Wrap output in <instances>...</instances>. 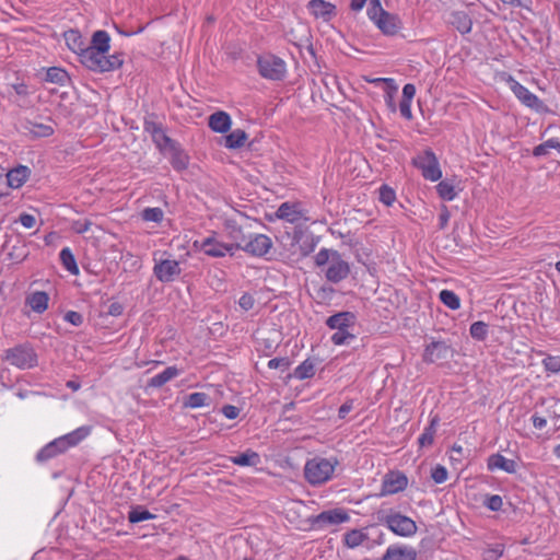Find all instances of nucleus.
I'll list each match as a JSON object with an SVG mask.
<instances>
[{
	"label": "nucleus",
	"instance_id": "nucleus-47",
	"mask_svg": "<svg viewBox=\"0 0 560 560\" xmlns=\"http://www.w3.org/2000/svg\"><path fill=\"white\" fill-rule=\"evenodd\" d=\"M395 199H396L395 191L390 187L383 185L380 188V200L384 205L392 206L393 202L395 201Z\"/></svg>",
	"mask_w": 560,
	"mask_h": 560
},
{
	"label": "nucleus",
	"instance_id": "nucleus-64",
	"mask_svg": "<svg viewBox=\"0 0 560 560\" xmlns=\"http://www.w3.org/2000/svg\"><path fill=\"white\" fill-rule=\"evenodd\" d=\"M450 220V211L443 206L440 213V229H444Z\"/></svg>",
	"mask_w": 560,
	"mask_h": 560
},
{
	"label": "nucleus",
	"instance_id": "nucleus-41",
	"mask_svg": "<svg viewBox=\"0 0 560 560\" xmlns=\"http://www.w3.org/2000/svg\"><path fill=\"white\" fill-rule=\"evenodd\" d=\"M155 516L151 514L148 510L142 508L132 509L128 514V520L130 523H139L142 521L154 518Z\"/></svg>",
	"mask_w": 560,
	"mask_h": 560
},
{
	"label": "nucleus",
	"instance_id": "nucleus-57",
	"mask_svg": "<svg viewBox=\"0 0 560 560\" xmlns=\"http://www.w3.org/2000/svg\"><path fill=\"white\" fill-rule=\"evenodd\" d=\"M238 304L244 311H249L254 306V299L250 294H243Z\"/></svg>",
	"mask_w": 560,
	"mask_h": 560
},
{
	"label": "nucleus",
	"instance_id": "nucleus-16",
	"mask_svg": "<svg viewBox=\"0 0 560 560\" xmlns=\"http://www.w3.org/2000/svg\"><path fill=\"white\" fill-rule=\"evenodd\" d=\"M225 228L229 232L230 237L234 241L233 248L242 249L249 237L245 233L243 225L238 224L235 220L229 219L225 221Z\"/></svg>",
	"mask_w": 560,
	"mask_h": 560
},
{
	"label": "nucleus",
	"instance_id": "nucleus-23",
	"mask_svg": "<svg viewBox=\"0 0 560 560\" xmlns=\"http://www.w3.org/2000/svg\"><path fill=\"white\" fill-rule=\"evenodd\" d=\"M488 467L490 470L502 469L509 474L516 471V463L513 459H508L501 454L491 455L488 459Z\"/></svg>",
	"mask_w": 560,
	"mask_h": 560
},
{
	"label": "nucleus",
	"instance_id": "nucleus-26",
	"mask_svg": "<svg viewBox=\"0 0 560 560\" xmlns=\"http://www.w3.org/2000/svg\"><path fill=\"white\" fill-rule=\"evenodd\" d=\"M30 170L26 166H19L7 174L8 185L11 188H20L27 179Z\"/></svg>",
	"mask_w": 560,
	"mask_h": 560
},
{
	"label": "nucleus",
	"instance_id": "nucleus-55",
	"mask_svg": "<svg viewBox=\"0 0 560 560\" xmlns=\"http://www.w3.org/2000/svg\"><path fill=\"white\" fill-rule=\"evenodd\" d=\"M503 501L500 495H491L487 499L486 505L491 511H499L502 508Z\"/></svg>",
	"mask_w": 560,
	"mask_h": 560
},
{
	"label": "nucleus",
	"instance_id": "nucleus-34",
	"mask_svg": "<svg viewBox=\"0 0 560 560\" xmlns=\"http://www.w3.org/2000/svg\"><path fill=\"white\" fill-rule=\"evenodd\" d=\"M314 373H315V365L310 359L302 362L294 370V376L299 380L310 378L314 375Z\"/></svg>",
	"mask_w": 560,
	"mask_h": 560
},
{
	"label": "nucleus",
	"instance_id": "nucleus-56",
	"mask_svg": "<svg viewBox=\"0 0 560 560\" xmlns=\"http://www.w3.org/2000/svg\"><path fill=\"white\" fill-rule=\"evenodd\" d=\"M65 319L74 326H80L83 323V317L80 313L69 311L65 315Z\"/></svg>",
	"mask_w": 560,
	"mask_h": 560
},
{
	"label": "nucleus",
	"instance_id": "nucleus-60",
	"mask_svg": "<svg viewBox=\"0 0 560 560\" xmlns=\"http://www.w3.org/2000/svg\"><path fill=\"white\" fill-rule=\"evenodd\" d=\"M92 222L90 220H84L83 222L77 221L73 224V229L78 234H83L90 230Z\"/></svg>",
	"mask_w": 560,
	"mask_h": 560
},
{
	"label": "nucleus",
	"instance_id": "nucleus-28",
	"mask_svg": "<svg viewBox=\"0 0 560 560\" xmlns=\"http://www.w3.org/2000/svg\"><path fill=\"white\" fill-rule=\"evenodd\" d=\"M439 421H440L439 416H434L431 419L430 424L425 428L424 432L420 435V438L418 440L420 447H425V446H430L433 444Z\"/></svg>",
	"mask_w": 560,
	"mask_h": 560
},
{
	"label": "nucleus",
	"instance_id": "nucleus-49",
	"mask_svg": "<svg viewBox=\"0 0 560 560\" xmlns=\"http://www.w3.org/2000/svg\"><path fill=\"white\" fill-rule=\"evenodd\" d=\"M548 404V417L553 419L560 418V399L550 398L547 400Z\"/></svg>",
	"mask_w": 560,
	"mask_h": 560
},
{
	"label": "nucleus",
	"instance_id": "nucleus-37",
	"mask_svg": "<svg viewBox=\"0 0 560 560\" xmlns=\"http://www.w3.org/2000/svg\"><path fill=\"white\" fill-rule=\"evenodd\" d=\"M440 300L444 305H446L451 310H458L460 306L459 298L453 291L450 290H442L440 292Z\"/></svg>",
	"mask_w": 560,
	"mask_h": 560
},
{
	"label": "nucleus",
	"instance_id": "nucleus-9",
	"mask_svg": "<svg viewBox=\"0 0 560 560\" xmlns=\"http://www.w3.org/2000/svg\"><path fill=\"white\" fill-rule=\"evenodd\" d=\"M408 478L400 471H389L384 476L381 495L394 494L406 489Z\"/></svg>",
	"mask_w": 560,
	"mask_h": 560
},
{
	"label": "nucleus",
	"instance_id": "nucleus-12",
	"mask_svg": "<svg viewBox=\"0 0 560 560\" xmlns=\"http://www.w3.org/2000/svg\"><path fill=\"white\" fill-rule=\"evenodd\" d=\"M350 272V268L348 262L340 259L337 253H334L331 260L329 261V266L326 270V278L331 282H339L342 279L347 278Z\"/></svg>",
	"mask_w": 560,
	"mask_h": 560
},
{
	"label": "nucleus",
	"instance_id": "nucleus-4",
	"mask_svg": "<svg viewBox=\"0 0 560 560\" xmlns=\"http://www.w3.org/2000/svg\"><path fill=\"white\" fill-rule=\"evenodd\" d=\"M380 521L396 535L409 537L416 534L417 525L413 520L400 513H389L380 517Z\"/></svg>",
	"mask_w": 560,
	"mask_h": 560
},
{
	"label": "nucleus",
	"instance_id": "nucleus-35",
	"mask_svg": "<svg viewBox=\"0 0 560 560\" xmlns=\"http://www.w3.org/2000/svg\"><path fill=\"white\" fill-rule=\"evenodd\" d=\"M69 79L68 73L57 67H51L46 72V81L57 84H63Z\"/></svg>",
	"mask_w": 560,
	"mask_h": 560
},
{
	"label": "nucleus",
	"instance_id": "nucleus-39",
	"mask_svg": "<svg viewBox=\"0 0 560 560\" xmlns=\"http://www.w3.org/2000/svg\"><path fill=\"white\" fill-rule=\"evenodd\" d=\"M173 149V154L171 159V163L173 167L177 171H183L188 166V156L183 152L178 151L174 148V144L171 145Z\"/></svg>",
	"mask_w": 560,
	"mask_h": 560
},
{
	"label": "nucleus",
	"instance_id": "nucleus-2",
	"mask_svg": "<svg viewBox=\"0 0 560 560\" xmlns=\"http://www.w3.org/2000/svg\"><path fill=\"white\" fill-rule=\"evenodd\" d=\"M90 434L89 427H81L77 430L55 439L44 446L36 455L38 462H46L58 454L66 452L69 447L75 446Z\"/></svg>",
	"mask_w": 560,
	"mask_h": 560
},
{
	"label": "nucleus",
	"instance_id": "nucleus-62",
	"mask_svg": "<svg viewBox=\"0 0 560 560\" xmlns=\"http://www.w3.org/2000/svg\"><path fill=\"white\" fill-rule=\"evenodd\" d=\"M410 103L411 102L400 101V104H399V110H400L401 116H404L408 120H410L412 118Z\"/></svg>",
	"mask_w": 560,
	"mask_h": 560
},
{
	"label": "nucleus",
	"instance_id": "nucleus-40",
	"mask_svg": "<svg viewBox=\"0 0 560 560\" xmlns=\"http://www.w3.org/2000/svg\"><path fill=\"white\" fill-rule=\"evenodd\" d=\"M8 256L11 260L16 262L23 261L27 257L26 245L18 242V245H13L8 252Z\"/></svg>",
	"mask_w": 560,
	"mask_h": 560
},
{
	"label": "nucleus",
	"instance_id": "nucleus-14",
	"mask_svg": "<svg viewBox=\"0 0 560 560\" xmlns=\"http://www.w3.org/2000/svg\"><path fill=\"white\" fill-rule=\"evenodd\" d=\"M307 8L315 19H322L325 22L336 15V5L325 0H311Z\"/></svg>",
	"mask_w": 560,
	"mask_h": 560
},
{
	"label": "nucleus",
	"instance_id": "nucleus-27",
	"mask_svg": "<svg viewBox=\"0 0 560 560\" xmlns=\"http://www.w3.org/2000/svg\"><path fill=\"white\" fill-rule=\"evenodd\" d=\"M65 40L68 45V47L77 52L79 57L81 58V54L84 52V49L86 48L84 46V43L82 40V37L78 31L70 30L65 33Z\"/></svg>",
	"mask_w": 560,
	"mask_h": 560
},
{
	"label": "nucleus",
	"instance_id": "nucleus-1",
	"mask_svg": "<svg viewBox=\"0 0 560 560\" xmlns=\"http://www.w3.org/2000/svg\"><path fill=\"white\" fill-rule=\"evenodd\" d=\"M110 37L105 31H96L92 35L90 46L81 54V63L95 72H107L119 69L122 63L121 54L106 56L109 50Z\"/></svg>",
	"mask_w": 560,
	"mask_h": 560
},
{
	"label": "nucleus",
	"instance_id": "nucleus-3",
	"mask_svg": "<svg viewBox=\"0 0 560 560\" xmlns=\"http://www.w3.org/2000/svg\"><path fill=\"white\" fill-rule=\"evenodd\" d=\"M334 469L335 465L330 460L315 457L307 460L304 467V476L310 483L320 485L331 477Z\"/></svg>",
	"mask_w": 560,
	"mask_h": 560
},
{
	"label": "nucleus",
	"instance_id": "nucleus-17",
	"mask_svg": "<svg viewBox=\"0 0 560 560\" xmlns=\"http://www.w3.org/2000/svg\"><path fill=\"white\" fill-rule=\"evenodd\" d=\"M208 125L214 132L225 133L231 129L232 120L228 113L218 110L209 116Z\"/></svg>",
	"mask_w": 560,
	"mask_h": 560
},
{
	"label": "nucleus",
	"instance_id": "nucleus-8",
	"mask_svg": "<svg viewBox=\"0 0 560 560\" xmlns=\"http://www.w3.org/2000/svg\"><path fill=\"white\" fill-rule=\"evenodd\" d=\"M510 89L513 91L515 96L527 107H530L537 112L544 110V103L533 93H530L525 86L520 84L516 80H514L511 75H508L506 79Z\"/></svg>",
	"mask_w": 560,
	"mask_h": 560
},
{
	"label": "nucleus",
	"instance_id": "nucleus-24",
	"mask_svg": "<svg viewBox=\"0 0 560 560\" xmlns=\"http://www.w3.org/2000/svg\"><path fill=\"white\" fill-rule=\"evenodd\" d=\"M376 25L385 35H394L400 28V22L398 18L388 12L378 19Z\"/></svg>",
	"mask_w": 560,
	"mask_h": 560
},
{
	"label": "nucleus",
	"instance_id": "nucleus-54",
	"mask_svg": "<svg viewBox=\"0 0 560 560\" xmlns=\"http://www.w3.org/2000/svg\"><path fill=\"white\" fill-rule=\"evenodd\" d=\"M32 132L36 137H48V136L52 135L54 129L50 126L37 124V125H34V129H32Z\"/></svg>",
	"mask_w": 560,
	"mask_h": 560
},
{
	"label": "nucleus",
	"instance_id": "nucleus-61",
	"mask_svg": "<svg viewBox=\"0 0 560 560\" xmlns=\"http://www.w3.org/2000/svg\"><path fill=\"white\" fill-rule=\"evenodd\" d=\"M222 412L228 419H235L240 413V409L232 405H225L222 408Z\"/></svg>",
	"mask_w": 560,
	"mask_h": 560
},
{
	"label": "nucleus",
	"instance_id": "nucleus-22",
	"mask_svg": "<svg viewBox=\"0 0 560 560\" xmlns=\"http://www.w3.org/2000/svg\"><path fill=\"white\" fill-rule=\"evenodd\" d=\"M144 130L152 135L154 142L160 147L173 145V141L164 133L161 125L154 121H144Z\"/></svg>",
	"mask_w": 560,
	"mask_h": 560
},
{
	"label": "nucleus",
	"instance_id": "nucleus-42",
	"mask_svg": "<svg viewBox=\"0 0 560 560\" xmlns=\"http://www.w3.org/2000/svg\"><path fill=\"white\" fill-rule=\"evenodd\" d=\"M550 149H556V150L560 151V142L555 139H549L547 141H545L544 143L537 145L534 149L533 154L535 156L546 155L549 153Z\"/></svg>",
	"mask_w": 560,
	"mask_h": 560
},
{
	"label": "nucleus",
	"instance_id": "nucleus-21",
	"mask_svg": "<svg viewBox=\"0 0 560 560\" xmlns=\"http://www.w3.org/2000/svg\"><path fill=\"white\" fill-rule=\"evenodd\" d=\"M460 34H468L471 31L472 21L470 16L464 11H454L448 20Z\"/></svg>",
	"mask_w": 560,
	"mask_h": 560
},
{
	"label": "nucleus",
	"instance_id": "nucleus-50",
	"mask_svg": "<svg viewBox=\"0 0 560 560\" xmlns=\"http://www.w3.org/2000/svg\"><path fill=\"white\" fill-rule=\"evenodd\" d=\"M431 477L436 483H442L447 479V470L444 466L438 465L432 469Z\"/></svg>",
	"mask_w": 560,
	"mask_h": 560
},
{
	"label": "nucleus",
	"instance_id": "nucleus-36",
	"mask_svg": "<svg viewBox=\"0 0 560 560\" xmlns=\"http://www.w3.org/2000/svg\"><path fill=\"white\" fill-rule=\"evenodd\" d=\"M276 215L279 219H284V220H287L289 222H292V223L295 222L299 219V213L288 202L282 203L278 208V210L276 212Z\"/></svg>",
	"mask_w": 560,
	"mask_h": 560
},
{
	"label": "nucleus",
	"instance_id": "nucleus-29",
	"mask_svg": "<svg viewBox=\"0 0 560 560\" xmlns=\"http://www.w3.org/2000/svg\"><path fill=\"white\" fill-rule=\"evenodd\" d=\"M230 460L238 466H257L260 463V456L254 451H246L236 456L230 457Z\"/></svg>",
	"mask_w": 560,
	"mask_h": 560
},
{
	"label": "nucleus",
	"instance_id": "nucleus-11",
	"mask_svg": "<svg viewBox=\"0 0 560 560\" xmlns=\"http://www.w3.org/2000/svg\"><path fill=\"white\" fill-rule=\"evenodd\" d=\"M349 520L348 513L342 509H332L329 511H324L318 514L314 521L313 525L318 528L325 527L327 525H337Z\"/></svg>",
	"mask_w": 560,
	"mask_h": 560
},
{
	"label": "nucleus",
	"instance_id": "nucleus-38",
	"mask_svg": "<svg viewBox=\"0 0 560 560\" xmlns=\"http://www.w3.org/2000/svg\"><path fill=\"white\" fill-rule=\"evenodd\" d=\"M365 538V534H363L361 530L352 529L345 535V544L349 548H355L360 546Z\"/></svg>",
	"mask_w": 560,
	"mask_h": 560
},
{
	"label": "nucleus",
	"instance_id": "nucleus-32",
	"mask_svg": "<svg viewBox=\"0 0 560 560\" xmlns=\"http://www.w3.org/2000/svg\"><path fill=\"white\" fill-rule=\"evenodd\" d=\"M211 402V398L205 393H192L185 397L183 402L184 407L188 408H199L203 406H209Z\"/></svg>",
	"mask_w": 560,
	"mask_h": 560
},
{
	"label": "nucleus",
	"instance_id": "nucleus-48",
	"mask_svg": "<svg viewBox=\"0 0 560 560\" xmlns=\"http://www.w3.org/2000/svg\"><path fill=\"white\" fill-rule=\"evenodd\" d=\"M503 545H495L483 551V560H498L503 555Z\"/></svg>",
	"mask_w": 560,
	"mask_h": 560
},
{
	"label": "nucleus",
	"instance_id": "nucleus-33",
	"mask_svg": "<svg viewBox=\"0 0 560 560\" xmlns=\"http://www.w3.org/2000/svg\"><path fill=\"white\" fill-rule=\"evenodd\" d=\"M60 260L63 267L72 275L79 273V268L75 262V258L71 253L70 248L66 247L60 252Z\"/></svg>",
	"mask_w": 560,
	"mask_h": 560
},
{
	"label": "nucleus",
	"instance_id": "nucleus-5",
	"mask_svg": "<svg viewBox=\"0 0 560 560\" xmlns=\"http://www.w3.org/2000/svg\"><path fill=\"white\" fill-rule=\"evenodd\" d=\"M258 71L261 77L269 80H281L287 72L284 61L273 55L261 56L257 60Z\"/></svg>",
	"mask_w": 560,
	"mask_h": 560
},
{
	"label": "nucleus",
	"instance_id": "nucleus-18",
	"mask_svg": "<svg viewBox=\"0 0 560 560\" xmlns=\"http://www.w3.org/2000/svg\"><path fill=\"white\" fill-rule=\"evenodd\" d=\"M201 248L208 256L223 257L228 252L232 254L233 245L223 244L213 237H208L202 242Z\"/></svg>",
	"mask_w": 560,
	"mask_h": 560
},
{
	"label": "nucleus",
	"instance_id": "nucleus-43",
	"mask_svg": "<svg viewBox=\"0 0 560 560\" xmlns=\"http://www.w3.org/2000/svg\"><path fill=\"white\" fill-rule=\"evenodd\" d=\"M439 196L445 200H453L456 197L454 186L448 182L442 180L436 186Z\"/></svg>",
	"mask_w": 560,
	"mask_h": 560
},
{
	"label": "nucleus",
	"instance_id": "nucleus-52",
	"mask_svg": "<svg viewBox=\"0 0 560 560\" xmlns=\"http://www.w3.org/2000/svg\"><path fill=\"white\" fill-rule=\"evenodd\" d=\"M289 366L290 361L288 358H275L268 362V368L270 369H280L281 371H287Z\"/></svg>",
	"mask_w": 560,
	"mask_h": 560
},
{
	"label": "nucleus",
	"instance_id": "nucleus-45",
	"mask_svg": "<svg viewBox=\"0 0 560 560\" xmlns=\"http://www.w3.org/2000/svg\"><path fill=\"white\" fill-rule=\"evenodd\" d=\"M470 335L477 340H485L488 332V325L483 322H475L470 326Z\"/></svg>",
	"mask_w": 560,
	"mask_h": 560
},
{
	"label": "nucleus",
	"instance_id": "nucleus-58",
	"mask_svg": "<svg viewBox=\"0 0 560 560\" xmlns=\"http://www.w3.org/2000/svg\"><path fill=\"white\" fill-rule=\"evenodd\" d=\"M415 94H416L415 85L408 83L402 89V98H401V101L411 102V100L413 98Z\"/></svg>",
	"mask_w": 560,
	"mask_h": 560
},
{
	"label": "nucleus",
	"instance_id": "nucleus-25",
	"mask_svg": "<svg viewBox=\"0 0 560 560\" xmlns=\"http://www.w3.org/2000/svg\"><path fill=\"white\" fill-rule=\"evenodd\" d=\"M49 296L44 291H36L26 298V304L36 313L47 310Z\"/></svg>",
	"mask_w": 560,
	"mask_h": 560
},
{
	"label": "nucleus",
	"instance_id": "nucleus-30",
	"mask_svg": "<svg viewBox=\"0 0 560 560\" xmlns=\"http://www.w3.org/2000/svg\"><path fill=\"white\" fill-rule=\"evenodd\" d=\"M178 374V370L175 366L166 368L162 373L150 378L148 386L150 387H161L166 384L168 381L174 378Z\"/></svg>",
	"mask_w": 560,
	"mask_h": 560
},
{
	"label": "nucleus",
	"instance_id": "nucleus-7",
	"mask_svg": "<svg viewBox=\"0 0 560 560\" xmlns=\"http://www.w3.org/2000/svg\"><path fill=\"white\" fill-rule=\"evenodd\" d=\"M5 360L20 369L32 368L36 364V354L27 346H16L5 351Z\"/></svg>",
	"mask_w": 560,
	"mask_h": 560
},
{
	"label": "nucleus",
	"instance_id": "nucleus-20",
	"mask_svg": "<svg viewBox=\"0 0 560 560\" xmlns=\"http://www.w3.org/2000/svg\"><path fill=\"white\" fill-rule=\"evenodd\" d=\"M355 316L351 312L337 313L327 318L326 324L329 328L336 330L347 329L354 323Z\"/></svg>",
	"mask_w": 560,
	"mask_h": 560
},
{
	"label": "nucleus",
	"instance_id": "nucleus-53",
	"mask_svg": "<svg viewBox=\"0 0 560 560\" xmlns=\"http://www.w3.org/2000/svg\"><path fill=\"white\" fill-rule=\"evenodd\" d=\"M353 335L348 332L347 329L343 330H337L332 337L331 340L335 345H343L347 342L348 339H352Z\"/></svg>",
	"mask_w": 560,
	"mask_h": 560
},
{
	"label": "nucleus",
	"instance_id": "nucleus-19",
	"mask_svg": "<svg viewBox=\"0 0 560 560\" xmlns=\"http://www.w3.org/2000/svg\"><path fill=\"white\" fill-rule=\"evenodd\" d=\"M417 551L411 547H389L382 560H416Z\"/></svg>",
	"mask_w": 560,
	"mask_h": 560
},
{
	"label": "nucleus",
	"instance_id": "nucleus-51",
	"mask_svg": "<svg viewBox=\"0 0 560 560\" xmlns=\"http://www.w3.org/2000/svg\"><path fill=\"white\" fill-rule=\"evenodd\" d=\"M545 368L553 373L560 372V357L549 355L544 360Z\"/></svg>",
	"mask_w": 560,
	"mask_h": 560
},
{
	"label": "nucleus",
	"instance_id": "nucleus-46",
	"mask_svg": "<svg viewBox=\"0 0 560 560\" xmlns=\"http://www.w3.org/2000/svg\"><path fill=\"white\" fill-rule=\"evenodd\" d=\"M142 219L145 221L161 222L163 211L160 208H147L142 211Z\"/></svg>",
	"mask_w": 560,
	"mask_h": 560
},
{
	"label": "nucleus",
	"instance_id": "nucleus-6",
	"mask_svg": "<svg viewBox=\"0 0 560 560\" xmlns=\"http://www.w3.org/2000/svg\"><path fill=\"white\" fill-rule=\"evenodd\" d=\"M413 165L421 170L425 179L436 182L442 177L438 158L430 149L413 159Z\"/></svg>",
	"mask_w": 560,
	"mask_h": 560
},
{
	"label": "nucleus",
	"instance_id": "nucleus-63",
	"mask_svg": "<svg viewBox=\"0 0 560 560\" xmlns=\"http://www.w3.org/2000/svg\"><path fill=\"white\" fill-rule=\"evenodd\" d=\"M328 260H329V252L327 249L319 250L315 257V261L318 266L327 264Z\"/></svg>",
	"mask_w": 560,
	"mask_h": 560
},
{
	"label": "nucleus",
	"instance_id": "nucleus-15",
	"mask_svg": "<svg viewBox=\"0 0 560 560\" xmlns=\"http://www.w3.org/2000/svg\"><path fill=\"white\" fill-rule=\"evenodd\" d=\"M180 269L178 262L175 260L165 259L154 267V275L162 282H170L175 276L179 273Z\"/></svg>",
	"mask_w": 560,
	"mask_h": 560
},
{
	"label": "nucleus",
	"instance_id": "nucleus-10",
	"mask_svg": "<svg viewBox=\"0 0 560 560\" xmlns=\"http://www.w3.org/2000/svg\"><path fill=\"white\" fill-rule=\"evenodd\" d=\"M453 353V349L445 341H432L424 350L423 360L433 363L452 358Z\"/></svg>",
	"mask_w": 560,
	"mask_h": 560
},
{
	"label": "nucleus",
	"instance_id": "nucleus-59",
	"mask_svg": "<svg viewBox=\"0 0 560 560\" xmlns=\"http://www.w3.org/2000/svg\"><path fill=\"white\" fill-rule=\"evenodd\" d=\"M20 222L21 224L26 228V229H31L35 225V222H36V219L34 215L32 214H28V213H22L20 215Z\"/></svg>",
	"mask_w": 560,
	"mask_h": 560
},
{
	"label": "nucleus",
	"instance_id": "nucleus-44",
	"mask_svg": "<svg viewBox=\"0 0 560 560\" xmlns=\"http://www.w3.org/2000/svg\"><path fill=\"white\" fill-rule=\"evenodd\" d=\"M385 13H386V11L382 8L380 0H371L370 1V7L368 9V15L372 21H374L375 24L377 23L378 19H381L383 16V14H385Z\"/></svg>",
	"mask_w": 560,
	"mask_h": 560
},
{
	"label": "nucleus",
	"instance_id": "nucleus-13",
	"mask_svg": "<svg viewBox=\"0 0 560 560\" xmlns=\"http://www.w3.org/2000/svg\"><path fill=\"white\" fill-rule=\"evenodd\" d=\"M272 246L271 240L264 234H256L242 246V249L253 256H264Z\"/></svg>",
	"mask_w": 560,
	"mask_h": 560
},
{
	"label": "nucleus",
	"instance_id": "nucleus-31",
	"mask_svg": "<svg viewBox=\"0 0 560 560\" xmlns=\"http://www.w3.org/2000/svg\"><path fill=\"white\" fill-rule=\"evenodd\" d=\"M224 139L225 147L228 149H238L245 144L247 140V133L242 129H235L231 133L225 136Z\"/></svg>",
	"mask_w": 560,
	"mask_h": 560
}]
</instances>
